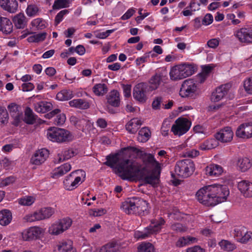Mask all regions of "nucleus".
<instances>
[{"label": "nucleus", "mask_w": 252, "mask_h": 252, "mask_svg": "<svg viewBox=\"0 0 252 252\" xmlns=\"http://www.w3.org/2000/svg\"><path fill=\"white\" fill-rule=\"evenodd\" d=\"M120 172H123V180H130L137 177L145 184L155 186L158 183V178L153 173L146 175L148 170L145 167L134 160H126L119 166Z\"/></svg>", "instance_id": "2"}, {"label": "nucleus", "mask_w": 252, "mask_h": 252, "mask_svg": "<svg viewBox=\"0 0 252 252\" xmlns=\"http://www.w3.org/2000/svg\"><path fill=\"white\" fill-rule=\"evenodd\" d=\"M151 136V131L146 127H142L138 132L137 140L140 142L145 143L147 142Z\"/></svg>", "instance_id": "40"}, {"label": "nucleus", "mask_w": 252, "mask_h": 252, "mask_svg": "<svg viewBox=\"0 0 252 252\" xmlns=\"http://www.w3.org/2000/svg\"><path fill=\"white\" fill-rule=\"evenodd\" d=\"M235 134L239 138L248 139L252 137V124L244 123L240 125L237 127Z\"/></svg>", "instance_id": "16"}, {"label": "nucleus", "mask_w": 252, "mask_h": 252, "mask_svg": "<svg viewBox=\"0 0 252 252\" xmlns=\"http://www.w3.org/2000/svg\"><path fill=\"white\" fill-rule=\"evenodd\" d=\"M58 222L64 231L70 227L72 224V221L71 219L66 217L60 220Z\"/></svg>", "instance_id": "53"}, {"label": "nucleus", "mask_w": 252, "mask_h": 252, "mask_svg": "<svg viewBox=\"0 0 252 252\" xmlns=\"http://www.w3.org/2000/svg\"><path fill=\"white\" fill-rule=\"evenodd\" d=\"M238 189L245 197H252V183L243 180L238 184Z\"/></svg>", "instance_id": "19"}, {"label": "nucleus", "mask_w": 252, "mask_h": 252, "mask_svg": "<svg viewBox=\"0 0 252 252\" xmlns=\"http://www.w3.org/2000/svg\"><path fill=\"white\" fill-rule=\"evenodd\" d=\"M12 219L11 212L6 209L0 211V224L2 226L7 225L10 223Z\"/></svg>", "instance_id": "33"}, {"label": "nucleus", "mask_w": 252, "mask_h": 252, "mask_svg": "<svg viewBox=\"0 0 252 252\" xmlns=\"http://www.w3.org/2000/svg\"><path fill=\"white\" fill-rule=\"evenodd\" d=\"M72 244V242L70 240H63L57 245L54 252H75Z\"/></svg>", "instance_id": "22"}, {"label": "nucleus", "mask_w": 252, "mask_h": 252, "mask_svg": "<svg viewBox=\"0 0 252 252\" xmlns=\"http://www.w3.org/2000/svg\"><path fill=\"white\" fill-rule=\"evenodd\" d=\"M0 6L4 10L9 13H15L18 9L16 0H0Z\"/></svg>", "instance_id": "21"}, {"label": "nucleus", "mask_w": 252, "mask_h": 252, "mask_svg": "<svg viewBox=\"0 0 252 252\" xmlns=\"http://www.w3.org/2000/svg\"><path fill=\"white\" fill-rule=\"evenodd\" d=\"M153 245L149 242H142L138 247V252H155Z\"/></svg>", "instance_id": "45"}, {"label": "nucleus", "mask_w": 252, "mask_h": 252, "mask_svg": "<svg viewBox=\"0 0 252 252\" xmlns=\"http://www.w3.org/2000/svg\"><path fill=\"white\" fill-rule=\"evenodd\" d=\"M201 84L197 78L185 80L180 89V95L183 97L193 96L198 93Z\"/></svg>", "instance_id": "8"}, {"label": "nucleus", "mask_w": 252, "mask_h": 252, "mask_svg": "<svg viewBox=\"0 0 252 252\" xmlns=\"http://www.w3.org/2000/svg\"><path fill=\"white\" fill-rule=\"evenodd\" d=\"M13 31V25L11 21L6 17L0 16V31L3 34H9Z\"/></svg>", "instance_id": "24"}, {"label": "nucleus", "mask_w": 252, "mask_h": 252, "mask_svg": "<svg viewBox=\"0 0 252 252\" xmlns=\"http://www.w3.org/2000/svg\"><path fill=\"white\" fill-rule=\"evenodd\" d=\"M69 12L68 9H63L60 11L55 18V23L56 25L59 24L63 20L65 15L68 14Z\"/></svg>", "instance_id": "54"}, {"label": "nucleus", "mask_w": 252, "mask_h": 252, "mask_svg": "<svg viewBox=\"0 0 252 252\" xmlns=\"http://www.w3.org/2000/svg\"><path fill=\"white\" fill-rule=\"evenodd\" d=\"M195 170V165L191 159H186L178 161L174 168L175 174L182 178L191 176Z\"/></svg>", "instance_id": "5"}, {"label": "nucleus", "mask_w": 252, "mask_h": 252, "mask_svg": "<svg viewBox=\"0 0 252 252\" xmlns=\"http://www.w3.org/2000/svg\"><path fill=\"white\" fill-rule=\"evenodd\" d=\"M23 121L28 125H32L36 121V116L29 107H27L25 110V117Z\"/></svg>", "instance_id": "36"}, {"label": "nucleus", "mask_w": 252, "mask_h": 252, "mask_svg": "<svg viewBox=\"0 0 252 252\" xmlns=\"http://www.w3.org/2000/svg\"><path fill=\"white\" fill-rule=\"evenodd\" d=\"M86 173L82 169L72 172L63 181L64 188L68 190H73L77 188L80 183L84 181Z\"/></svg>", "instance_id": "6"}, {"label": "nucleus", "mask_w": 252, "mask_h": 252, "mask_svg": "<svg viewBox=\"0 0 252 252\" xmlns=\"http://www.w3.org/2000/svg\"><path fill=\"white\" fill-rule=\"evenodd\" d=\"M114 30H108L105 32H94L95 36L100 39H105L111 33L113 32Z\"/></svg>", "instance_id": "62"}, {"label": "nucleus", "mask_w": 252, "mask_h": 252, "mask_svg": "<svg viewBox=\"0 0 252 252\" xmlns=\"http://www.w3.org/2000/svg\"><path fill=\"white\" fill-rule=\"evenodd\" d=\"M231 87V85L229 83L217 87L211 94L210 98L211 101L216 102L222 99L227 95Z\"/></svg>", "instance_id": "11"}, {"label": "nucleus", "mask_w": 252, "mask_h": 252, "mask_svg": "<svg viewBox=\"0 0 252 252\" xmlns=\"http://www.w3.org/2000/svg\"><path fill=\"white\" fill-rule=\"evenodd\" d=\"M252 165L251 160L247 157H241L238 159L237 166L239 170L242 172L248 170Z\"/></svg>", "instance_id": "29"}, {"label": "nucleus", "mask_w": 252, "mask_h": 252, "mask_svg": "<svg viewBox=\"0 0 252 252\" xmlns=\"http://www.w3.org/2000/svg\"><path fill=\"white\" fill-rule=\"evenodd\" d=\"M121 209L126 214L145 215L149 213V203L139 197L127 198L121 205Z\"/></svg>", "instance_id": "3"}, {"label": "nucleus", "mask_w": 252, "mask_h": 252, "mask_svg": "<svg viewBox=\"0 0 252 252\" xmlns=\"http://www.w3.org/2000/svg\"><path fill=\"white\" fill-rule=\"evenodd\" d=\"M124 95L125 97L128 98L131 96V85L130 84H122Z\"/></svg>", "instance_id": "64"}, {"label": "nucleus", "mask_w": 252, "mask_h": 252, "mask_svg": "<svg viewBox=\"0 0 252 252\" xmlns=\"http://www.w3.org/2000/svg\"><path fill=\"white\" fill-rule=\"evenodd\" d=\"M11 117L13 119L12 125L15 126H18L23 120V112L21 111L15 115L13 114Z\"/></svg>", "instance_id": "57"}, {"label": "nucleus", "mask_w": 252, "mask_h": 252, "mask_svg": "<svg viewBox=\"0 0 252 252\" xmlns=\"http://www.w3.org/2000/svg\"><path fill=\"white\" fill-rule=\"evenodd\" d=\"M32 27H36L38 30H43L46 28L45 21L42 18H38L31 22Z\"/></svg>", "instance_id": "52"}, {"label": "nucleus", "mask_w": 252, "mask_h": 252, "mask_svg": "<svg viewBox=\"0 0 252 252\" xmlns=\"http://www.w3.org/2000/svg\"><path fill=\"white\" fill-rule=\"evenodd\" d=\"M185 157L193 158L199 155V152L195 149L186 150L183 154Z\"/></svg>", "instance_id": "61"}, {"label": "nucleus", "mask_w": 252, "mask_h": 252, "mask_svg": "<svg viewBox=\"0 0 252 252\" xmlns=\"http://www.w3.org/2000/svg\"><path fill=\"white\" fill-rule=\"evenodd\" d=\"M133 98L140 102H145L147 100L146 96V87L144 83H139L137 84L133 89Z\"/></svg>", "instance_id": "15"}, {"label": "nucleus", "mask_w": 252, "mask_h": 252, "mask_svg": "<svg viewBox=\"0 0 252 252\" xmlns=\"http://www.w3.org/2000/svg\"><path fill=\"white\" fill-rule=\"evenodd\" d=\"M143 161L146 164L155 166L156 168H160L159 163L156 160L154 155L151 154H146L143 158Z\"/></svg>", "instance_id": "43"}, {"label": "nucleus", "mask_w": 252, "mask_h": 252, "mask_svg": "<svg viewBox=\"0 0 252 252\" xmlns=\"http://www.w3.org/2000/svg\"><path fill=\"white\" fill-rule=\"evenodd\" d=\"M229 190L226 186L213 184L203 187L196 192L198 201L207 206L215 205L226 201Z\"/></svg>", "instance_id": "1"}, {"label": "nucleus", "mask_w": 252, "mask_h": 252, "mask_svg": "<svg viewBox=\"0 0 252 252\" xmlns=\"http://www.w3.org/2000/svg\"><path fill=\"white\" fill-rule=\"evenodd\" d=\"M39 9L35 4L28 5L26 10L27 15L29 17H34L38 15Z\"/></svg>", "instance_id": "50"}, {"label": "nucleus", "mask_w": 252, "mask_h": 252, "mask_svg": "<svg viewBox=\"0 0 252 252\" xmlns=\"http://www.w3.org/2000/svg\"><path fill=\"white\" fill-rule=\"evenodd\" d=\"M94 93L96 95H103L108 92V88L106 84L103 83L96 84L93 87Z\"/></svg>", "instance_id": "42"}, {"label": "nucleus", "mask_w": 252, "mask_h": 252, "mask_svg": "<svg viewBox=\"0 0 252 252\" xmlns=\"http://www.w3.org/2000/svg\"><path fill=\"white\" fill-rule=\"evenodd\" d=\"M246 227L244 226L240 225L236 226L234 228L232 231V235L238 242H240L243 244H246L250 241V238L251 235L248 234H245L244 237H242V235L245 233Z\"/></svg>", "instance_id": "14"}, {"label": "nucleus", "mask_w": 252, "mask_h": 252, "mask_svg": "<svg viewBox=\"0 0 252 252\" xmlns=\"http://www.w3.org/2000/svg\"><path fill=\"white\" fill-rule=\"evenodd\" d=\"M47 33L46 32H42L37 34H34L32 36H29L27 38V41L29 42L38 43L45 40L46 37Z\"/></svg>", "instance_id": "44"}, {"label": "nucleus", "mask_w": 252, "mask_h": 252, "mask_svg": "<svg viewBox=\"0 0 252 252\" xmlns=\"http://www.w3.org/2000/svg\"><path fill=\"white\" fill-rule=\"evenodd\" d=\"M71 169V165L68 163H64L59 167L56 168L52 173L53 178H58L63 176L69 172Z\"/></svg>", "instance_id": "27"}, {"label": "nucleus", "mask_w": 252, "mask_h": 252, "mask_svg": "<svg viewBox=\"0 0 252 252\" xmlns=\"http://www.w3.org/2000/svg\"><path fill=\"white\" fill-rule=\"evenodd\" d=\"M48 139L53 142L63 143L72 140V135L65 129L56 127H50L47 131Z\"/></svg>", "instance_id": "7"}, {"label": "nucleus", "mask_w": 252, "mask_h": 252, "mask_svg": "<svg viewBox=\"0 0 252 252\" xmlns=\"http://www.w3.org/2000/svg\"><path fill=\"white\" fill-rule=\"evenodd\" d=\"M40 220L48 219L55 213L54 209L51 207H45L41 208L37 211Z\"/></svg>", "instance_id": "41"}, {"label": "nucleus", "mask_w": 252, "mask_h": 252, "mask_svg": "<svg viewBox=\"0 0 252 252\" xmlns=\"http://www.w3.org/2000/svg\"><path fill=\"white\" fill-rule=\"evenodd\" d=\"M48 151L44 148L36 151L32 157L31 162L33 164L40 165L43 163L48 156Z\"/></svg>", "instance_id": "18"}, {"label": "nucleus", "mask_w": 252, "mask_h": 252, "mask_svg": "<svg viewBox=\"0 0 252 252\" xmlns=\"http://www.w3.org/2000/svg\"><path fill=\"white\" fill-rule=\"evenodd\" d=\"M205 174L211 177H218L223 172L222 167L218 164H210L205 169Z\"/></svg>", "instance_id": "23"}, {"label": "nucleus", "mask_w": 252, "mask_h": 252, "mask_svg": "<svg viewBox=\"0 0 252 252\" xmlns=\"http://www.w3.org/2000/svg\"><path fill=\"white\" fill-rule=\"evenodd\" d=\"M119 246L116 241H112L101 247L100 252H118Z\"/></svg>", "instance_id": "37"}, {"label": "nucleus", "mask_w": 252, "mask_h": 252, "mask_svg": "<svg viewBox=\"0 0 252 252\" xmlns=\"http://www.w3.org/2000/svg\"><path fill=\"white\" fill-rule=\"evenodd\" d=\"M163 77V73L159 71H157L149 80L150 88L152 90L158 89L162 82Z\"/></svg>", "instance_id": "25"}, {"label": "nucleus", "mask_w": 252, "mask_h": 252, "mask_svg": "<svg viewBox=\"0 0 252 252\" xmlns=\"http://www.w3.org/2000/svg\"><path fill=\"white\" fill-rule=\"evenodd\" d=\"M219 245L221 249L228 252L232 251L236 248V246L234 243L228 240H221L219 242Z\"/></svg>", "instance_id": "47"}, {"label": "nucleus", "mask_w": 252, "mask_h": 252, "mask_svg": "<svg viewBox=\"0 0 252 252\" xmlns=\"http://www.w3.org/2000/svg\"><path fill=\"white\" fill-rule=\"evenodd\" d=\"M244 87L245 91L248 94H252V76L244 81Z\"/></svg>", "instance_id": "58"}, {"label": "nucleus", "mask_w": 252, "mask_h": 252, "mask_svg": "<svg viewBox=\"0 0 252 252\" xmlns=\"http://www.w3.org/2000/svg\"><path fill=\"white\" fill-rule=\"evenodd\" d=\"M76 155V152L73 149H64L58 154V162L67 160Z\"/></svg>", "instance_id": "31"}, {"label": "nucleus", "mask_w": 252, "mask_h": 252, "mask_svg": "<svg viewBox=\"0 0 252 252\" xmlns=\"http://www.w3.org/2000/svg\"><path fill=\"white\" fill-rule=\"evenodd\" d=\"M107 102L112 106L119 107L120 103V94L116 90L110 92L107 98Z\"/></svg>", "instance_id": "28"}, {"label": "nucleus", "mask_w": 252, "mask_h": 252, "mask_svg": "<svg viewBox=\"0 0 252 252\" xmlns=\"http://www.w3.org/2000/svg\"><path fill=\"white\" fill-rule=\"evenodd\" d=\"M202 19V25L208 26L212 24L213 22V16L211 14L207 13Z\"/></svg>", "instance_id": "63"}, {"label": "nucleus", "mask_w": 252, "mask_h": 252, "mask_svg": "<svg viewBox=\"0 0 252 252\" xmlns=\"http://www.w3.org/2000/svg\"><path fill=\"white\" fill-rule=\"evenodd\" d=\"M9 115L6 109L0 106V125L6 124L8 122Z\"/></svg>", "instance_id": "49"}, {"label": "nucleus", "mask_w": 252, "mask_h": 252, "mask_svg": "<svg viewBox=\"0 0 252 252\" xmlns=\"http://www.w3.org/2000/svg\"><path fill=\"white\" fill-rule=\"evenodd\" d=\"M58 115L54 119V123L57 126H62L65 122L66 117L65 114L61 113V112L57 114Z\"/></svg>", "instance_id": "59"}, {"label": "nucleus", "mask_w": 252, "mask_h": 252, "mask_svg": "<svg viewBox=\"0 0 252 252\" xmlns=\"http://www.w3.org/2000/svg\"><path fill=\"white\" fill-rule=\"evenodd\" d=\"M8 109L9 111L11 116H13L18 112H21V107L15 103H11L8 106Z\"/></svg>", "instance_id": "60"}, {"label": "nucleus", "mask_w": 252, "mask_h": 252, "mask_svg": "<svg viewBox=\"0 0 252 252\" xmlns=\"http://www.w3.org/2000/svg\"><path fill=\"white\" fill-rule=\"evenodd\" d=\"M39 215L37 211L34 212L32 214H29L26 215L23 219L27 222H32L37 220H40L39 218Z\"/></svg>", "instance_id": "55"}, {"label": "nucleus", "mask_w": 252, "mask_h": 252, "mask_svg": "<svg viewBox=\"0 0 252 252\" xmlns=\"http://www.w3.org/2000/svg\"><path fill=\"white\" fill-rule=\"evenodd\" d=\"M215 66L213 64H209L202 66V72L198 75L197 79L200 83H203L209 74L213 70Z\"/></svg>", "instance_id": "32"}, {"label": "nucleus", "mask_w": 252, "mask_h": 252, "mask_svg": "<svg viewBox=\"0 0 252 252\" xmlns=\"http://www.w3.org/2000/svg\"><path fill=\"white\" fill-rule=\"evenodd\" d=\"M217 139H209L199 145V149L201 150H209L216 148L218 145Z\"/></svg>", "instance_id": "38"}, {"label": "nucleus", "mask_w": 252, "mask_h": 252, "mask_svg": "<svg viewBox=\"0 0 252 252\" xmlns=\"http://www.w3.org/2000/svg\"><path fill=\"white\" fill-rule=\"evenodd\" d=\"M142 123L137 118H133L128 121L126 125V128L130 134L135 133L141 126Z\"/></svg>", "instance_id": "26"}, {"label": "nucleus", "mask_w": 252, "mask_h": 252, "mask_svg": "<svg viewBox=\"0 0 252 252\" xmlns=\"http://www.w3.org/2000/svg\"><path fill=\"white\" fill-rule=\"evenodd\" d=\"M165 223V220L161 217L152 219L150 220V225L148 226V228H149L154 235L157 234L161 231Z\"/></svg>", "instance_id": "20"}, {"label": "nucleus", "mask_w": 252, "mask_h": 252, "mask_svg": "<svg viewBox=\"0 0 252 252\" xmlns=\"http://www.w3.org/2000/svg\"><path fill=\"white\" fill-rule=\"evenodd\" d=\"M34 201V199L32 196H25L19 199V203L24 206H30Z\"/></svg>", "instance_id": "56"}, {"label": "nucleus", "mask_w": 252, "mask_h": 252, "mask_svg": "<svg viewBox=\"0 0 252 252\" xmlns=\"http://www.w3.org/2000/svg\"><path fill=\"white\" fill-rule=\"evenodd\" d=\"M63 228H62L58 222L52 224L49 228V232L52 235H58L63 232Z\"/></svg>", "instance_id": "51"}, {"label": "nucleus", "mask_w": 252, "mask_h": 252, "mask_svg": "<svg viewBox=\"0 0 252 252\" xmlns=\"http://www.w3.org/2000/svg\"><path fill=\"white\" fill-rule=\"evenodd\" d=\"M43 233V229L38 226H33L25 230L22 233L23 239L25 241L37 239Z\"/></svg>", "instance_id": "12"}, {"label": "nucleus", "mask_w": 252, "mask_h": 252, "mask_svg": "<svg viewBox=\"0 0 252 252\" xmlns=\"http://www.w3.org/2000/svg\"><path fill=\"white\" fill-rule=\"evenodd\" d=\"M194 70V67L191 64L184 63L172 67L169 75L171 80L176 81L191 75Z\"/></svg>", "instance_id": "4"}, {"label": "nucleus", "mask_w": 252, "mask_h": 252, "mask_svg": "<svg viewBox=\"0 0 252 252\" xmlns=\"http://www.w3.org/2000/svg\"><path fill=\"white\" fill-rule=\"evenodd\" d=\"M106 161L104 163L105 165L110 167L111 168L116 170L117 172L120 174V176L122 179L123 172H120L119 166L122 163L126 160H131L130 159H125L120 161L119 155L118 153L111 154L108 155L106 158Z\"/></svg>", "instance_id": "10"}, {"label": "nucleus", "mask_w": 252, "mask_h": 252, "mask_svg": "<svg viewBox=\"0 0 252 252\" xmlns=\"http://www.w3.org/2000/svg\"><path fill=\"white\" fill-rule=\"evenodd\" d=\"M26 18L23 13H19L15 15L13 21L17 29H23L26 25Z\"/></svg>", "instance_id": "35"}, {"label": "nucleus", "mask_w": 252, "mask_h": 252, "mask_svg": "<svg viewBox=\"0 0 252 252\" xmlns=\"http://www.w3.org/2000/svg\"><path fill=\"white\" fill-rule=\"evenodd\" d=\"M152 235H154L152 232H151L149 228H148V226L145 227L142 231H137L135 233V237L138 239H145L150 237Z\"/></svg>", "instance_id": "46"}, {"label": "nucleus", "mask_w": 252, "mask_h": 252, "mask_svg": "<svg viewBox=\"0 0 252 252\" xmlns=\"http://www.w3.org/2000/svg\"><path fill=\"white\" fill-rule=\"evenodd\" d=\"M191 123L187 118H179L172 126L171 131L174 135L181 136L190 128Z\"/></svg>", "instance_id": "9"}, {"label": "nucleus", "mask_w": 252, "mask_h": 252, "mask_svg": "<svg viewBox=\"0 0 252 252\" xmlns=\"http://www.w3.org/2000/svg\"><path fill=\"white\" fill-rule=\"evenodd\" d=\"M215 137L217 140L222 143L229 142L233 139V132L231 127L225 126L217 132Z\"/></svg>", "instance_id": "13"}, {"label": "nucleus", "mask_w": 252, "mask_h": 252, "mask_svg": "<svg viewBox=\"0 0 252 252\" xmlns=\"http://www.w3.org/2000/svg\"><path fill=\"white\" fill-rule=\"evenodd\" d=\"M73 97L72 91L70 90H63L57 93L56 98L60 101H66Z\"/></svg>", "instance_id": "39"}, {"label": "nucleus", "mask_w": 252, "mask_h": 252, "mask_svg": "<svg viewBox=\"0 0 252 252\" xmlns=\"http://www.w3.org/2000/svg\"><path fill=\"white\" fill-rule=\"evenodd\" d=\"M71 107L80 109H87L89 108V103L85 99L79 98L74 99L69 102Z\"/></svg>", "instance_id": "34"}, {"label": "nucleus", "mask_w": 252, "mask_h": 252, "mask_svg": "<svg viewBox=\"0 0 252 252\" xmlns=\"http://www.w3.org/2000/svg\"><path fill=\"white\" fill-rule=\"evenodd\" d=\"M53 107L50 102L41 101L34 104V110L37 113H45L50 111Z\"/></svg>", "instance_id": "30"}, {"label": "nucleus", "mask_w": 252, "mask_h": 252, "mask_svg": "<svg viewBox=\"0 0 252 252\" xmlns=\"http://www.w3.org/2000/svg\"><path fill=\"white\" fill-rule=\"evenodd\" d=\"M236 37L242 43H252V30L250 28H241L235 34Z\"/></svg>", "instance_id": "17"}, {"label": "nucleus", "mask_w": 252, "mask_h": 252, "mask_svg": "<svg viewBox=\"0 0 252 252\" xmlns=\"http://www.w3.org/2000/svg\"><path fill=\"white\" fill-rule=\"evenodd\" d=\"M69 0H56L52 6L54 10H59L62 8L68 7L69 4Z\"/></svg>", "instance_id": "48"}]
</instances>
